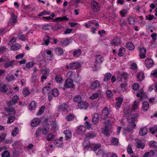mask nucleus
Wrapping results in <instances>:
<instances>
[{"label":"nucleus","instance_id":"nucleus-1","mask_svg":"<svg viewBox=\"0 0 157 157\" xmlns=\"http://www.w3.org/2000/svg\"><path fill=\"white\" fill-rule=\"evenodd\" d=\"M74 86L73 81L70 78L67 79L64 83V86L62 88L64 90H65L66 89L69 88H72Z\"/></svg>","mask_w":157,"mask_h":157},{"label":"nucleus","instance_id":"nucleus-2","mask_svg":"<svg viewBox=\"0 0 157 157\" xmlns=\"http://www.w3.org/2000/svg\"><path fill=\"white\" fill-rule=\"evenodd\" d=\"M91 6L92 10L94 12H97L100 11L101 9L99 3L94 1L91 2Z\"/></svg>","mask_w":157,"mask_h":157},{"label":"nucleus","instance_id":"nucleus-3","mask_svg":"<svg viewBox=\"0 0 157 157\" xmlns=\"http://www.w3.org/2000/svg\"><path fill=\"white\" fill-rule=\"evenodd\" d=\"M111 111L107 107H105L102 110L101 114V118L103 119H106L110 114Z\"/></svg>","mask_w":157,"mask_h":157},{"label":"nucleus","instance_id":"nucleus-4","mask_svg":"<svg viewBox=\"0 0 157 157\" xmlns=\"http://www.w3.org/2000/svg\"><path fill=\"white\" fill-rule=\"evenodd\" d=\"M138 117V115L137 113H134L129 115L127 118L128 122L132 123V124H133V127L134 126H136L135 124H133V123L137 119Z\"/></svg>","mask_w":157,"mask_h":157},{"label":"nucleus","instance_id":"nucleus-5","mask_svg":"<svg viewBox=\"0 0 157 157\" xmlns=\"http://www.w3.org/2000/svg\"><path fill=\"white\" fill-rule=\"evenodd\" d=\"M128 77V75L127 73L123 72L121 75L117 76V79L119 82L122 81L123 79L126 81Z\"/></svg>","mask_w":157,"mask_h":157},{"label":"nucleus","instance_id":"nucleus-6","mask_svg":"<svg viewBox=\"0 0 157 157\" xmlns=\"http://www.w3.org/2000/svg\"><path fill=\"white\" fill-rule=\"evenodd\" d=\"M78 107L81 109H86L88 106V104L85 101L82 100L78 104Z\"/></svg>","mask_w":157,"mask_h":157},{"label":"nucleus","instance_id":"nucleus-7","mask_svg":"<svg viewBox=\"0 0 157 157\" xmlns=\"http://www.w3.org/2000/svg\"><path fill=\"white\" fill-rule=\"evenodd\" d=\"M139 55L140 59H144L146 57V49L144 47L140 48L139 49Z\"/></svg>","mask_w":157,"mask_h":157},{"label":"nucleus","instance_id":"nucleus-8","mask_svg":"<svg viewBox=\"0 0 157 157\" xmlns=\"http://www.w3.org/2000/svg\"><path fill=\"white\" fill-rule=\"evenodd\" d=\"M100 86V83L98 80H95L90 85V88L92 90H94Z\"/></svg>","mask_w":157,"mask_h":157},{"label":"nucleus","instance_id":"nucleus-9","mask_svg":"<svg viewBox=\"0 0 157 157\" xmlns=\"http://www.w3.org/2000/svg\"><path fill=\"white\" fill-rule=\"evenodd\" d=\"M154 62L152 59L147 58L145 60V64L147 68L151 67L153 64Z\"/></svg>","mask_w":157,"mask_h":157},{"label":"nucleus","instance_id":"nucleus-10","mask_svg":"<svg viewBox=\"0 0 157 157\" xmlns=\"http://www.w3.org/2000/svg\"><path fill=\"white\" fill-rule=\"evenodd\" d=\"M101 145L100 144H93L91 145L90 146V148L92 150L95 151L98 150V152L99 151L101 150L99 149L100 147H101ZM101 151H104L102 150H101ZM98 152L96 153L97 155V153Z\"/></svg>","mask_w":157,"mask_h":157},{"label":"nucleus","instance_id":"nucleus-11","mask_svg":"<svg viewBox=\"0 0 157 157\" xmlns=\"http://www.w3.org/2000/svg\"><path fill=\"white\" fill-rule=\"evenodd\" d=\"M136 147L138 149H143L145 147L144 144L140 140H138L136 142Z\"/></svg>","mask_w":157,"mask_h":157},{"label":"nucleus","instance_id":"nucleus-12","mask_svg":"<svg viewBox=\"0 0 157 157\" xmlns=\"http://www.w3.org/2000/svg\"><path fill=\"white\" fill-rule=\"evenodd\" d=\"M86 129L85 127L84 126H78L77 129V132L78 134H83Z\"/></svg>","mask_w":157,"mask_h":157},{"label":"nucleus","instance_id":"nucleus-13","mask_svg":"<svg viewBox=\"0 0 157 157\" xmlns=\"http://www.w3.org/2000/svg\"><path fill=\"white\" fill-rule=\"evenodd\" d=\"M95 63L97 64H99L101 63L104 60L103 57L100 55H97L95 57Z\"/></svg>","mask_w":157,"mask_h":157},{"label":"nucleus","instance_id":"nucleus-14","mask_svg":"<svg viewBox=\"0 0 157 157\" xmlns=\"http://www.w3.org/2000/svg\"><path fill=\"white\" fill-rule=\"evenodd\" d=\"M49 130V127L47 124L43 125L42 128L41 129L43 134L45 135H47L48 132Z\"/></svg>","mask_w":157,"mask_h":157},{"label":"nucleus","instance_id":"nucleus-15","mask_svg":"<svg viewBox=\"0 0 157 157\" xmlns=\"http://www.w3.org/2000/svg\"><path fill=\"white\" fill-rule=\"evenodd\" d=\"M9 86L0 83V92H6L8 90Z\"/></svg>","mask_w":157,"mask_h":157},{"label":"nucleus","instance_id":"nucleus-16","mask_svg":"<svg viewBox=\"0 0 157 157\" xmlns=\"http://www.w3.org/2000/svg\"><path fill=\"white\" fill-rule=\"evenodd\" d=\"M80 67V64L77 62H74L70 64V67L72 69H76Z\"/></svg>","mask_w":157,"mask_h":157},{"label":"nucleus","instance_id":"nucleus-17","mask_svg":"<svg viewBox=\"0 0 157 157\" xmlns=\"http://www.w3.org/2000/svg\"><path fill=\"white\" fill-rule=\"evenodd\" d=\"M66 140L70 139L72 136V132L69 130H66L64 132Z\"/></svg>","mask_w":157,"mask_h":157},{"label":"nucleus","instance_id":"nucleus-18","mask_svg":"<svg viewBox=\"0 0 157 157\" xmlns=\"http://www.w3.org/2000/svg\"><path fill=\"white\" fill-rule=\"evenodd\" d=\"M40 122V120L37 118L33 119L31 123V125L33 127H35L37 126Z\"/></svg>","mask_w":157,"mask_h":157},{"label":"nucleus","instance_id":"nucleus-19","mask_svg":"<svg viewBox=\"0 0 157 157\" xmlns=\"http://www.w3.org/2000/svg\"><path fill=\"white\" fill-rule=\"evenodd\" d=\"M68 106L65 104H63L59 106L58 108V111H65L66 110Z\"/></svg>","mask_w":157,"mask_h":157},{"label":"nucleus","instance_id":"nucleus-20","mask_svg":"<svg viewBox=\"0 0 157 157\" xmlns=\"http://www.w3.org/2000/svg\"><path fill=\"white\" fill-rule=\"evenodd\" d=\"M121 44V42L118 38H115L112 40L110 43L112 46H118Z\"/></svg>","mask_w":157,"mask_h":157},{"label":"nucleus","instance_id":"nucleus-21","mask_svg":"<svg viewBox=\"0 0 157 157\" xmlns=\"http://www.w3.org/2000/svg\"><path fill=\"white\" fill-rule=\"evenodd\" d=\"M91 24H94L96 25H97L98 26V22H96L95 20H94L88 21V23L85 24V26L87 28H89L91 26Z\"/></svg>","mask_w":157,"mask_h":157},{"label":"nucleus","instance_id":"nucleus-22","mask_svg":"<svg viewBox=\"0 0 157 157\" xmlns=\"http://www.w3.org/2000/svg\"><path fill=\"white\" fill-rule=\"evenodd\" d=\"M99 121V115L97 113H94L92 117V122L94 124H96Z\"/></svg>","mask_w":157,"mask_h":157},{"label":"nucleus","instance_id":"nucleus-23","mask_svg":"<svg viewBox=\"0 0 157 157\" xmlns=\"http://www.w3.org/2000/svg\"><path fill=\"white\" fill-rule=\"evenodd\" d=\"M147 130L146 127H142L140 128L139 134L141 136H143L147 134Z\"/></svg>","mask_w":157,"mask_h":157},{"label":"nucleus","instance_id":"nucleus-24","mask_svg":"<svg viewBox=\"0 0 157 157\" xmlns=\"http://www.w3.org/2000/svg\"><path fill=\"white\" fill-rule=\"evenodd\" d=\"M149 104L147 101H144L143 103L142 109L145 111H147L149 108Z\"/></svg>","mask_w":157,"mask_h":157},{"label":"nucleus","instance_id":"nucleus-25","mask_svg":"<svg viewBox=\"0 0 157 157\" xmlns=\"http://www.w3.org/2000/svg\"><path fill=\"white\" fill-rule=\"evenodd\" d=\"M29 107L30 110H35L36 107V105L35 101H32L29 105Z\"/></svg>","mask_w":157,"mask_h":157},{"label":"nucleus","instance_id":"nucleus-26","mask_svg":"<svg viewBox=\"0 0 157 157\" xmlns=\"http://www.w3.org/2000/svg\"><path fill=\"white\" fill-rule=\"evenodd\" d=\"M5 110L6 112L10 114H15L16 112L15 109L13 107L10 108H6Z\"/></svg>","mask_w":157,"mask_h":157},{"label":"nucleus","instance_id":"nucleus-27","mask_svg":"<svg viewBox=\"0 0 157 157\" xmlns=\"http://www.w3.org/2000/svg\"><path fill=\"white\" fill-rule=\"evenodd\" d=\"M11 18L10 20L11 22L15 24L17 22V16L15 15L13 13H11Z\"/></svg>","mask_w":157,"mask_h":157},{"label":"nucleus","instance_id":"nucleus-28","mask_svg":"<svg viewBox=\"0 0 157 157\" xmlns=\"http://www.w3.org/2000/svg\"><path fill=\"white\" fill-rule=\"evenodd\" d=\"M155 154L154 151L151 150L150 151L146 152L144 154L143 157H149L153 156Z\"/></svg>","mask_w":157,"mask_h":157},{"label":"nucleus","instance_id":"nucleus-29","mask_svg":"<svg viewBox=\"0 0 157 157\" xmlns=\"http://www.w3.org/2000/svg\"><path fill=\"white\" fill-rule=\"evenodd\" d=\"M91 145L89 141L87 140H84L83 142V147L86 149H88V148H90Z\"/></svg>","mask_w":157,"mask_h":157},{"label":"nucleus","instance_id":"nucleus-30","mask_svg":"<svg viewBox=\"0 0 157 157\" xmlns=\"http://www.w3.org/2000/svg\"><path fill=\"white\" fill-rule=\"evenodd\" d=\"M150 131L151 134H155V136L157 137V126L150 128Z\"/></svg>","mask_w":157,"mask_h":157},{"label":"nucleus","instance_id":"nucleus-31","mask_svg":"<svg viewBox=\"0 0 157 157\" xmlns=\"http://www.w3.org/2000/svg\"><path fill=\"white\" fill-rule=\"evenodd\" d=\"M13 60L8 61L4 64V66L6 68H7L10 67H12L13 66V63L14 62Z\"/></svg>","mask_w":157,"mask_h":157},{"label":"nucleus","instance_id":"nucleus-32","mask_svg":"<svg viewBox=\"0 0 157 157\" xmlns=\"http://www.w3.org/2000/svg\"><path fill=\"white\" fill-rule=\"evenodd\" d=\"M21 45L18 44H13L10 48V49L13 51L17 50L21 48Z\"/></svg>","mask_w":157,"mask_h":157},{"label":"nucleus","instance_id":"nucleus-33","mask_svg":"<svg viewBox=\"0 0 157 157\" xmlns=\"http://www.w3.org/2000/svg\"><path fill=\"white\" fill-rule=\"evenodd\" d=\"M70 40L67 38L66 39H63L62 40L60 43L63 46H66L70 43Z\"/></svg>","mask_w":157,"mask_h":157},{"label":"nucleus","instance_id":"nucleus-34","mask_svg":"<svg viewBox=\"0 0 157 157\" xmlns=\"http://www.w3.org/2000/svg\"><path fill=\"white\" fill-rule=\"evenodd\" d=\"M144 73L143 71H141L137 75V77L139 81H141L144 80Z\"/></svg>","mask_w":157,"mask_h":157},{"label":"nucleus","instance_id":"nucleus-35","mask_svg":"<svg viewBox=\"0 0 157 157\" xmlns=\"http://www.w3.org/2000/svg\"><path fill=\"white\" fill-rule=\"evenodd\" d=\"M126 47L128 50H132L135 48L134 45L131 42H128L126 44Z\"/></svg>","mask_w":157,"mask_h":157},{"label":"nucleus","instance_id":"nucleus-36","mask_svg":"<svg viewBox=\"0 0 157 157\" xmlns=\"http://www.w3.org/2000/svg\"><path fill=\"white\" fill-rule=\"evenodd\" d=\"M82 97L80 95H76L73 98V100L74 102L79 103L82 101Z\"/></svg>","mask_w":157,"mask_h":157},{"label":"nucleus","instance_id":"nucleus-37","mask_svg":"<svg viewBox=\"0 0 157 157\" xmlns=\"http://www.w3.org/2000/svg\"><path fill=\"white\" fill-rule=\"evenodd\" d=\"M82 52L80 49H78L73 52V55L74 57H78L81 54Z\"/></svg>","mask_w":157,"mask_h":157},{"label":"nucleus","instance_id":"nucleus-38","mask_svg":"<svg viewBox=\"0 0 157 157\" xmlns=\"http://www.w3.org/2000/svg\"><path fill=\"white\" fill-rule=\"evenodd\" d=\"M51 89L48 86H46L42 89V92L43 93H48L51 90Z\"/></svg>","mask_w":157,"mask_h":157},{"label":"nucleus","instance_id":"nucleus-39","mask_svg":"<svg viewBox=\"0 0 157 157\" xmlns=\"http://www.w3.org/2000/svg\"><path fill=\"white\" fill-rule=\"evenodd\" d=\"M86 136L87 138H94L96 136V134L94 132H90L86 134Z\"/></svg>","mask_w":157,"mask_h":157},{"label":"nucleus","instance_id":"nucleus-40","mask_svg":"<svg viewBox=\"0 0 157 157\" xmlns=\"http://www.w3.org/2000/svg\"><path fill=\"white\" fill-rule=\"evenodd\" d=\"M111 75V74L110 73H106L104 75L103 81L105 82H107L109 79H110Z\"/></svg>","mask_w":157,"mask_h":157},{"label":"nucleus","instance_id":"nucleus-41","mask_svg":"<svg viewBox=\"0 0 157 157\" xmlns=\"http://www.w3.org/2000/svg\"><path fill=\"white\" fill-rule=\"evenodd\" d=\"M149 145L151 147L156 148H157V142L154 141H150L149 143Z\"/></svg>","mask_w":157,"mask_h":157},{"label":"nucleus","instance_id":"nucleus-42","mask_svg":"<svg viewBox=\"0 0 157 157\" xmlns=\"http://www.w3.org/2000/svg\"><path fill=\"white\" fill-rule=\"evenodd\" d=\"M55 50L56 53L58 55H61L63 52V49L60 47L56 48Z\"/></svg>","mask_w":157,"mask_h":157},{"label":"nucleus","instance_id":"nucleus-43","mask_svg":"<svg viewBox=\"0 0 157 157\" xmlns=\"http://www.w3.org/2000/svg\"><path fill=\"white\" fill-rule=\"evenodd\" d=\"M97 154V155H103L102 157H109L110 156L109 153L106 154L105 152H103L101 150L99 151Z\"/></svg>","mask_w":157,"mask_h":157},{"label":"nucleus","instance_id":"nucleus-44","mask_svg":"<svg viewBox=\"0 0 157 157\" xmlns=\"http://www.w3.org/2000/svg\"><path fill=\"white\" fill-rule=\"evenodd\" d=\"M68 18L66 16H64L62 17H56L55 19V20L56 21H67Z\"/></svg>","mask_w":157,"mask_h":157},{"label":"nucleus","instance_id":"nucleus-45","mask_svg":"<svg viewBox=\"0 0 157 157\" xmlns=\"http://www.w3.org/2000/svg\"><path fill=\"white\" fill-rule=\"evenodd\" d=\"M128 21L130 24H133L135 22V18L132 16H129L128 18Z\"/></svg>","mask_w":157,"mask_h":157},{"label":"nucleus","instance_id":"nucleus-46","mask_svg":"<svg viewBox=\"0 0 157 157\" xmlns=\"http://www.w3.org/2000/svg\"><path fill=\"white\" fill-rule=\"evenodd\" d=\"M75 117L74 115L72 114H70L66 116V119L67 121H72Z\"/></svg>","mask_w":157,"mask_h":157},{"label":"nucleus","instance_id":"nucleus-47","mask_svg":"<svg viewBox=\"0 0 157 157\" xmlns=\"http://www.w3.org/2000/svg\"><path fill=\"white\" fill-rule=\"evenodd\" d=\"M111 142L112 145L117 146L118 145V140L117 138L113 137L112 138Z\"/></svg>","mask_w":157,"mask_h":157},{"label":"nucleus","instance_id":"nucleus-48","mask_svg":"<svg viewBox=\"0 0 157 157\" xmlns=\"http://www.w3.org/2000/svg\"><path fill=\"white\" fill-rule=\"evenodd\" d=\"M125 49L123 47H122L120 48L119 49V52L118 54V55L120 56L121 57L124 54L125 52Z\"/></svg>","mask_w":157,"mask_h":157},{"label":"nucleus","instance_id":"nucleus-49","mask_svg":"<svg viewBox=\"0 0 157 157\" xmlns=\"http://www.w3.org/2000/svg\"><path fill=\"white\" fill-rule=\"evenodd\" d=\"M18 133V130L17 127H15L11 132V135L13 136H15Z\"/></svg>","mask_w":157,"mask_h":157},{"label":"nucleus","instance_id":"nucleus-50","mask_svg":"<svg viewBox=\"0 0 157 157\" xmlns=\"http://www.w3.org/2000/svg\"><path fill=\"white\" fill-rule=\"evenodd\" d=\"M15 117L14 116H10L8 118L7 121L8 124H10L13 123L15 119Z\"/></svg>","mask_w":157,"mask_h":157},{"label":"nucleus","instance_id":"nucleus-51","mask_svg":"<svg viewBox=\"0 0 157 157\" xmlns=\"http://www.w3.org/2000/svg\"><path fill=\"white\" fill-rule=\"evenodd\" d=\"M123 98L122 97H119L117 99L116 104L118 107H120V105L123 102Z\"/></svg>","mask_w":157,"mask_h":157},{"label":"nucleus","instance_id":"nucleus-52","mask_svg":"<svg viewBox=\"0 0 157 157\" xmlns=\"http://www.w3.org/2000/svg\"><path fill=\"white\" fill-rule=\"evenodd\" d=\"M109 129L107 126H105L103 129L102 132L103 133L107 136L109 134Z\"/></svg>","mask_w":157,"mask_h":157},{"label":"nucleus","instance_id":"nucleus-53","mask_svg":"<svg viewBox=\"0 0 157 157\" xmlns=\"http://www.w3.org/2000/svg\"><path fill=\"white\" fill-rule=\"evenodd\" d=\"M6 78L9 81H10L13 80H15V78L13 75H12L10 74L7 75L6 77Z\"/></svg>","mask_w":157,"mask_h":157},{"label":"nucleus","instance_id":"nucleus-54","mask_svg":"<svg viewBox=\"0 0 157 157\" xmlns=\"http://www.w3.org/2000/svg\"><path fill=\"white\" fill-rule=\"evenodd\" d=\"M45 107L44 106H42L39 109L38 112L37 113V115H40L42 114L44 112Z\"/></svg>","mask_w":157,"mask_h":157},{"label":"nucleus","instance_id":"nucleus-55","mask_svg":"<svg viewBox=\"0 0 157 157\" xmlns=\"http://www.w3.org/2000/svg\"><path fill=\"white\" fill-rule=\"evenodd\" d=\"M22 93L25 97L27 96L30 94V92L27 88L24 89Z\"/></svg>","mask_w":157,"mask_h":157},{"label":"nucleus","instance_id":"nucleus-56","mask_svg":"<svg viewBox=\"0 0 157 157\" xmlns=\"http://www.w3.org/2000/svg\"><path fill=\"white\" fill-rule=\"evenodd\" d=\"M2 157H10V155L9 153L7 151H5L2 153Z\"/></svg>","mask_w":157,"mask_h":157},{"label":"nucleus","instance_id":"nucleus-57","mask_svg":"<svg viewBox=\"0 0 157 157\" xmlns=\"http://www.w3.org/2000/svg\"><path fill=\"white\" fill-rule=\"evenodd\" d=\"M52 94L55 97H57L59 95V92L56 89H53L52 90Z\"/></svg>","mask_w":157,"mask_h":157},{"label":"nucleus","instance_id":"nucleus-58","mask_svg":"<svg viewBox=\"0 0 157 157\" xmlns=\"http://www.w3.org/2000/svg\"><path fill=\"white\" fill-rule=\"evenodd\" d=\"M127 152L129 154H131L133 153L132 146L131 145H129L127 148Z\"/></svg>","mask_w":157,"mask_h":157},{"label":"nucleus","instance_id":"nucleus-59","mask_svg":"<svg viewBox=\"0 0 157 157\" xmlns=\"http://www.w3.org/2000/svg\"><path fill=\"white\" fill-rule=\"evenodd\" d=\"M139 102L135 101L134 102L133 104V105L132 109L133 110H136L138 107L139 105Z\"/></svg>","mask_w":157,"mask_h":157},{"label":"nucleus","instance_id":"nucleus-60","mask_svg":"<svg viewBox=\"0 0 157 157\" xmlns=\"http://www.w3.org/2000/svg\"><path fill=\"white\" fill-rule=\"evenodd\" d=\"M127 84L125 83L121 84L120 86L121 90L123 91H125L127 89Z\"/></svg>","mask_w":157,"mask_h":157},{"label":"nucleus","instance_id":"nucleus-61","mask_svg":"<svg viewBox=\"0 0 157 157\" xmlns=\"http://www.w3.org/2000/svg\"><path fill=\"white\" fill-rule=\"evenodd\" d=\"M99 94L98 93H96L95 94H92V95L90 97V99L94 100L97 98L99 96Z\"/></svg>","mask_w":157,"mask_h":157},{"label":"nucleus","instance_id":"nucleus-62","mask_svg":"<svg viewBox=\"0 0 157 157\" xmlns=\"http://www.w3.org/2000/svg\"><path fill=\"white\" fill-rule=\"evenodd\" d=\"M6 104L8 107H10L16 104L12 100H11L7 102Z\"/></svg>","mask_w":157,"mask_h":157},{"label":"nucleus","instance_id":"nucleus-63","mask_svg":"<svg viewBox=\"0 0 157 157\" xmlns=\"http://www.w3.org/2000/svg\"><path fill=\"white\" fill-rule=\"evenodd\" d=\"M127 11L126 10L124 9L120 11V14L122 17H125L127 13Z\"/></svg>","mask_w":157,"mask_h":157},{"label":"nucleus","instance_id":"nucleus-64","mask_svg":"<svg viewBox=\"0 0 157 157\" xmlns=\"http://www.w3.org/2000/svg\"><path fill=\"white\" fill-rule=\"evenodd\" d=\"M106 92L108 97L111 98L112 97L113 94L112 92L110 90H108L106 91Z\"/></svg>","mask_w":157,"mask_h":157}]
</instances>
